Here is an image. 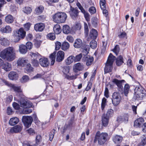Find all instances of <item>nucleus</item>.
<instances>
[{"label":"nucleus","mask_w":146,"mask_h":146,"mask_svg":"<svg viewBox=\"0 0 146 146\" xmlns=\"http://www.w3.org/2000/svg\"><path fill=\"white\" fill-rule=\"evenodd\" d=\"M55 131V130L53 129L52 131L50 132L49 135L50 141H51L53 139Z\"/></svg>","instance_id":"56"},{"label":"nucleus","mask_w":146,"mask_h":146,"mask_svg":"<svg viewBox=\"0 0 146 146\" xmlns=\"http://www.w3.org/2000/svg\"><path fill=\"white\" fill-rule=\"evenodd\" d=\"M67 18L66 14L64 12H59L54 15L52 17L53 21L57 23H64Z\"/></svg>","instance_id":"3"},{"label":"nucleus","mask_w":146,"mask_h":146,"mask_svg":"<svg viewBox=\"0 0 146 146\" xmlns=\"http://www.w3.org/2000/svg\"><path fill=\"white\" fill-rule=\"evenodd\" d=\"M89 50L86 47H85L83 49L82 51V53L84 56H86V55L88 53Z\"/></svg>","instance_id":"63"},{"label":"nucleus","mask_w":146,"mask_h":146,"mask_svg":"<svg viewBox=\"0 0 146 146\" xmlns=\"http://www.w3.org/2000/svg\"><path fill=\"white\" fill-rule=\"evenodd\" d=\"M23 126L21 125H17L11 128L10 131L12 133H17L20 132L22 129Z\"/></svg>","instance_id":"14"},{"label":"nucleus","mask_w":146,"mask_h":146,"mask_svg":"<svg viewBox=\"0 0 146 146\" xmlns=\"http://www.w3.org/2000/svg\"><path fill=\"white\" fill-rule=\"evenodd\" d=\"M82 60L86 62V64L87 66H89L92 64L94 60V58L92 56L89 55L84 56L82 58Z\"/></svg>","instance_id":"12"},{"label":"nucleus","mask_w":146,"mask_h":146,"mask_svg":"<svg viewBox=\"0 0 146 146\" xmlns=\"http://www.w3.org/2000/svg\"><path fill=\"white\" fill-rule=\"evenodd\" d=\"M5 21L7 24H11L14 21L13 17L11 15H8L5 17Z\"/></svg>","instance_id":"27"},{"label":"nucleus","mask_w":146,"mask_h":146,"mask_svg":"<svg viewBox=\"0 0 146 146\" xmlns=\"http://www.w3.org/2000/svg\"><path fill=\"white\" fill-rule=\"evenodd\" d=\"M27 47L25 45L21 44L19 46V51L22 54H25L27 52Z\"/></svg>","instance_id":"34"},{"label":"nucleus","mask_w":146,"mask_h":146,"mask_svg":"<svg viewBox=\"0 0 146 146\" xmlns=\"http://www.w3.org/2000/svg\"><path fill=\"white\" fill-rule=\"evenodd\" d=\"M94 40H92L90 44V47L93 49L96 48L97 45V42Z\"/></svg>","instance_id":"41"},{"label":"nucleus","mask_w":146,"mask_h":146,"mask_svg":"<svg viewBox=\"0 0 146 146\" xmlns=\"http://www.w3.org/2000/svg\"><path fill=\"white\" fill-rule=\"evenodd\" d=\"M69 67L68 66H64L63 68L62 69V72L65 75V76L66 75H67V74L69 73Z\"/></svg>","instance_id":"42"},{"label":"nucleus","mask_w":146,"mask_h":146,"mask_svg":"<svg viewBox=\"0 0 146 146\" xmlns=\"http://www.w3.org/2000/svg\"><path fill=\"white\" fill-rule=\"evenodd\" d=\"M129 115L127 113L124 114L123 116L118 117L117 120L119 122H124L125 123L128 121Z\"/></svg>","instance_id":"18"},{"label":"nucleus","mask_w":146,"mask_h":146,"mask_svg":"<svg viewBox=\"0 0 146 146\" xmlns=\"http://www.w3.org/2000/svg\"><path fill=\"white\" fill-rule=\"evenodd\" d=\"M0 43L4 46H8L9 44V40L6 38H0Z\"/></svg>","instance_id":"32"},{"label":"nucleus","mask_w":146,"mask_h":146,"mask_svg":"<svg viewBox=\"0 0 146 146\" xmlns=\"http://www.w3.org/2000/svg\"><path fill=\"white\" fill-rule=\"evenodd\" d=\"M144 120L142 118H139L136 120L134 122V126L136 127H140L144 122Z\"/></svg>","instance_id":"22"},{"label":"nucleus","mask_w":146,"mask_h":146,"mask_svg":"<svg viewBox=\"0 0 146 146\" xmlns=\"http://www.w3.org/2000/svg\"><path fill=\"white\" fill-rule=\"evenodd\" d=\"M77 78V75H75L72 76H69L68 75H66L65 78H67L68 79L70 80H73L74 79H75Z\"/></svg>","instance_id":"59"},{"label":"nucleus","mask_w":146,"mask_h":146,"mask_svg":"<svg viewBox=\"0 0 146 146\" xmlns=\"http://www.w3.org/2000/svg\"><path fill=\"white\" fill-rule=\"evenodd\" d=\"M48 38L51 40H54L55 38V35L54 33H51L47 35Z\"/></svg>","instance_id":"51"},{"label":"nucleus","mask_w":146,"mask_h":146,"mask_svg":"<svg viewBox=\"0 0 146 146\" xmlns=\"http://www.w3.org/2000/svg\"><path fill=\"white\" fill-rule=\"evenodd\" d=\"M98 35L97 31L95 29H92L90 31V34L87 38V40L90 41L91 39H95L97 37Z\"/></svg>","instance_id":"13"},{"label":"nucleus","mask_w":146,"mask_h":146,"mask_svg":"<svg viewBox=\"0 0 146 146\" xmlns=\"http://www.w3.org/2000/svg\"><path fill=\"white\" fill-rule=\"evenodd\" d=\"M45 27V25L43 23H38L35 25L34 29L37 31H42Z\"/></svg>","instance_id":"20"},{"label":"nucleus","mask_w":146,"mask_h":146,"mask_svg":"<svg viewBox=\"0 0 146 146\" xmlns=\"http://www.w3.org/2000/svg\"><path fill=\"white\" fill-rule=\"evenodd\" d=\"M91 22L92 25L94 27L97 26V19L96 18L93 17L91 19Z\"/></svg>","instance_id":"53"},{"label":"nucleus","mask_w":146,"mask_h":146,"mask_svg":"<svg viewBox=\"0 0 146 146\" xmlns=\"http://www.w3.org/2000/svg\"><path fill=\"white\" fill-rule=\"evenodd\" d=\"M82 57V53H80L74 57V62H77L80 61Z\"/></svg>","instance_id":"47"},{"label":"nucleus","mask_w":146,"mask_h":146,"mask_svg":"<svg viewBox=\"0 0 146 146\" xmlns=\"http://www.w3.org/2000/svg\"><path fill=\"white\" fill-rule=\"evenodd\" d=\"M106 3L105 0H100V5L102 9L106 8L105 5Z\"/></svg>","instance_id":"49"},{"label":"nucleus","mask_w":146,"mask_h":146,"mask_svg":"<svg viewBox=\"0 0 146 146\" xmlns=\"http://www.w3.org/2000/svg\"><path fill=\"white\" fill-rule=\"evenodd\" d=\"M82 40L80 39H77L75 40L74 46L75 48H79L82 46Z\"/></svg>","instance_id":"26"},{"label":"nucleus","mask_w":146,"mask_h":146,"mask_svg":"<svg viewBox=\"0 0 146 146\" xmlns=\"http://www.w3.org/2000/svg\"><path fill=\"white\" fill-rule=\"evenodd\" d=\"M44 9V7L40 5L35 9V13L37 14H40L42 12Z\"/></svg>","instance_id":"36"},{"label":"nucleus","mask_w":146,"mask_h":146,"mask_svg":"<svg viewBox=\"0 0 146 146\" xmlns=\"http://www.w3.org/2000/svg\"><path fill=\"white\" fill-rule=\"evenodd\" d=\"M31 24L29 23H27L24 25V28L26 31L29 30Z\"/></svg>","instance_id":"54"},{"label":"nucleus","mask_w":146,"mask_h":146,"mask_svg":"<svg viewBox=\"0 0 146 146\" xmlns=\"http://www.w3.org/2000/svg\"><path fill=\"white\" fill-rule=\"evenodd\" d=\"M23 95L20 97H19V99L20 102L21 106L25 108H29L31 107L32 106V104L30 102L23 100Z\"/></svg>","instance_id":"8"},{"label":"nucleus","mask_w":146,"mask_h":146,"mask_svg":"<svg viewBox=\"0 0 146 146\" xmlns=\"http://www.w3.org/2000/svg\"><path fill=\"white\" fill-rule=\"evenodd\" d=\"M11 88L15 92L18 93H20V96L23 95L22 93V90L20 86H17L13 84L12 85H11Z\"/></svg>","instance_id":"21"},{"label":"nucleus","mask_w":146,"mask_h":146,"mask_svg":"<svg viewBox=\"0 0 146 146\" xmlns=\"http://www.w3.org/2000/svg\"><path fill=\"white\" fill-rule=\"evenodd\" d=\"M0 57L9 61L13 60L15 58L14 50L12 47H9L4 50L0 54Z\"/></svg>","instance_id":"1"},{"label":"nucleus","mask_w":146,"mask_h":146,"mask_svg":"<svg viewBox=\"0 0 146 146\" xmlns=\"http://www.w3.org/2000/svg\"><path fill=\"white\" fill-rule=\"evenodd\" d=\"M32 64L34 66L37 67L39 66L38 61L36 59H34L32 61Z\"/></svg>","instance_id":"60"},{"label":"nucleus","mask_w":146,"mask_h":146,"mask_svg":"<svg viewBox=\"0 0 146 146\" xmlns=\"http://www.w3.org/2000/svg\"><path fill=\"white\" fill-rule=\"evenodd\" d=\"M23 11L27 14H29L31 13L32 9L31 7H25L23 9Z\"/></svg>","instance_id":"48"},{"label":"nucleus","mask_w":146,"mask_h":146,"mask_svg":"<svg viewBox=\"0 0 146 146\" xmlns=\"http://www.w3.org/2000/svg\"><path fill=\"white\" fill-rule=\"evenodd\" d=\"M62 31L64 33L66 34H68L70 32V29L68 26L66 25L63 26Z\"/></svg>","instance_id":"40"},{"label":"nucleus","mask_w":146,"mask_h":146,"mask_svg":"<svg viewBox=\"0 0 146 146\" xmlns=\"http://www.w3.org/2000/svg\"><path fill=\"white\" fill-rule=\"evenodd\" d=\"M79 11L77 8H74L72 6H70L69 13L71 17L74 20H75L78 17Z\"/></svg>","instance_id":"9"},{"label":"nucleus","mask_w":146,"mask_h":146,"mask_svg":"<svg viewBox=\"0 0 146 146\" xmlns=\"http://www.w3.org/2000/svg\"><path fill=\"white\" fill-rule=\"evenodd\" d=\"M123 137L120 135H116L114 136L112 138V139L114 142L117 144L120 143L122 141Z\"/></svg>","instance_id":"24"},{"label":"nucleus","mask_w":146,"mask_h":146,"mask_svg":"<svg viewBox=\"0 0 146 146\" xmlns=\"http://www.w3.org/2000/svg\"><path fill=\"white\" fill-rule=\"evenodd\" d=\"M40 65L43 67H46L48 66L49 62L48 59L44 58H42L39 60Z\"/></svg>","instance_id":"15"},{"label":"nucleus","mask_w":146,"mask_h":146,"mask_svg":"<svg viewBox=\"0 0 146 146\" xmlns=\"http://www.w3.org/2000/svg\"><path fill=\"white\" fill-rule=\"evenodd\" d=\"M118 36L120 38L126 37L127 36V34L125 32H123L121 33L120 34H119Z\"/></svg>","instance_id":"62"},{"label":"nucleus","mask_w":146,"mask_h":146,"mask_svg":"<svg viewBox=\"0 0 146 146\" xmlns=\"http://www.w3.org/2000/svg\"><path fill=\"white\" fill-rule=\"evenodd\" d=\"M33 120V118L31 117L28 116H24L22 118V121L26 127H29L31 125Z\"/></svg>","instance_id":"7"},{"label":"nucleus","mask_w":146,"mask_h":146,"mask_svg":"<svg viewBox=\"0 0 146 146\" xmlns=\"http://www.w3.org/2000/svg\"><path fill=\"white\" fill-rule=\"evenodd\" d=\"M8 77L11 80H16L18 77V74L15 72H11L9 74Z\"/></svg>","instance_id":"25"},{"label":"nucleus","mask_w":146,"mask_h":146,"mask_svg":"<svg viewBox=\"0 0 146 146\" xmlns=\"http://www.w3.org/2000/svg\"><path fill=\"white\" fill-rule=\"evenodd\" d=\"M74 56H71L68 57L65 60V62L66 65H70L74 61Z\"/></svg>","instance_id":"31"},{"label":"nucleus","mask_w":146,"mask_h":146,"mask_svg":"<svg viewBox=\"0 0 146 146\" xmlns=\"http://www.w3.org/2000/svg\"><path fill=\"white\" fill-rule=\"evenodd\" d=\"M84 30L85 36L86 37L88 36L89 33V29L88 26L86 23H84Z\"/></svg>","instance_id":"44"},{"label":"nucleus","mask_w":146,"mask_h":146,"mask_svg":"<svg viewBox=\"0 0 146 146\" xmlns=\"http://www.w3.org/2000/svg\"><path fill=\"white\" fill-rule=\"evenodd\" d=\"M36 143L33 144L31 142H25L23 144V146H36L39 144L41 141V137L40 135H37L36 138Z\"/></svg>","instance_id":"11"},{"label":"nucleus","mask_w":146,"mask_h":146,"mask_svg":"<svg viewBox=\"0 0 146 146\" xmlns=\"http://www.w3.org/2000/svg\"><path fill=\"white\" fill-rule=\"evenodd\" d=\"M108 137V134L107 133H101L100 131H98L96 134L94 142L96 143L98 141L99 144L103 145L107 141Z\"/></svg>","instance_id":"2"},{"label":"nucleus","mask_w":146,"mask_h":146,"mask_svg":"<svg viewBox=\"0 0 146 146\" xmlns=\"http://www.w3.org/2000/svg\"><path fill=\"white\" fill-rule=\"evenodd\" d=\"M115 57L112 54L110 53L104 68V72L106 73L111 72L113 68V63L115 58Z\"/></svg>","instance_id":"4"},{"label":"nucleus","mask_w":146,"mask_h":146,"mask_svg":"<svg viewBox=\"0 0 146 146\" xmlns=\"http://www.w3.org/2000/svg\"><path fill=\"white\" fill-rule=\"evenodd\" d=\"M64 53L62 51H59L57 53L56 60L58 62L62 61L64 58Z\"/></svg>","instance_id":"16"},{"label":"nucleus","mask_w":146,"mask_h":146,"mask_svg":"<svg viewBox=\"0 0 146 146\" xmlns=\"http://www.w3.org/2000/svg\"><path fill=\"white\" fill-rule=\"evenodd\" d=\"M84 68L83 65L80 63L78 62L74 65L73 70L75 72H77V70L81 71Z\"/></svg>","instance_id":"23"},{"label":"nucleus","mask_w":146,"mask_h":146,"mask_svg":"<svg viewBox=\"0 0 146 146\" xmlns=\"http://www.w3.org/2000/svg\"><path fill=\"white\" fill-rule=\"evenodd\" d=\"M66 39L70 43H72L74 40L73 37L70 35L67 36Z\"/></svg>","instance_id":"57"},{"label":"nucleus","mask_w":146,"mask_h":146,"mask_svg":"<svg viewBox=\"0 0 146 146\" xmlns=\"http://www.w3.org/2000/svg\"><path fill=\"white\" fill-rule=\"evenodd\" d=\"M119 50L120 49L119 46L118 45H117L115 46L114 48L112 50L113 52L115 53L116 55H117L119 52Z\"/></svg>","instance_id":"50"},{"label":"nucleus","mask_w":146,"mask_h":146,"mask_svg":"<svg viewBox=\"0 0 146 146\" xmlns=\"http://www.w3.org/2000/svg\"><path fill=\"white\" fill-rule=\"evenodd\" d=\"M61 44L59 42H56L55 43V49L56 50H58L60 48V47H61Z\"/></svg>","instance_id":"58"},{"label":"nucleus","mask_w":146,"mask_h":146,"mask_svg":"<svg viewBox=\"0 0 146 146\" xmlns=\"http://www.w3.org/2000/svg\"><path fill=\"white\" fill-rule=\"evenodd\" d=\"M134 92L133 98L135 100H142L145 96V91L141 86L136 87L134 89Z\"/></svg>","instance_id":"5"},{"label":"nucleus","mask_w":146,"mask_h":146,"mask_svg":"<svg viewBox=\"0 0 146 146\" xmlns=\"http://www.w3.org/2000/svg\"><path fill=\"white\" fill-rule=\"evenodd\" d=\"M113 82L119 88V91L122 90L123 87L122 86V83L124 82L125 81L124 80H119L116 79H114L113 80Z\"/></svg>","instance_id":"19"},{"label":"nucleus","mask_w":146,"mask_h":146,"mask_svg":"<svg viewBox=\"0 0 146 146\" xmlns=\"http://www.w3.org/2000/svg\"><path fill=\"white\" fill-rule=\"evenodd\" d=\"M123 63V59L122 56L120 55L116 59V63L118 66H120Z\"/></svg>","instance_id":"33"},{"label":"nucleus","mask_w":146,"mask_h":146,"mask_svg":"<svg viewBox=\"0 0 146 146\" xmlns=\"http://www.w3.org/2000/svg\"><path fill=\"white\" fill-rule=\"evenodd\" d=\"M28 133L31 135H33L35 133V131L31 128H30L27 130Z\"/></svg>","instance_id":"64"},{"label":"nucleus","mask_w":146,"mask_h":146,"mask_svg":"<svg viewBox=\"0 0 146 146\" xmlns=\"http://www.w3.org/2000/svg\"><path fill=\"white\" fill-rule=\"evenodd\" d=\"M114 113V111L111 109H108L107 111V113L106 115V116L109 117H111L113 116Z\"/></svg>","instance_id":"45"},{"label":"nucleus","mask_w":146,"mask_h":146,"mask_svg":"<svg viewBox=\"0 0 146 146\" xmlns=\"http://www.w3.org/2000/svg\"><path fill=\"white\" fill-rule=\"evenodd\" d=\"M28 60L24 58H19L17 61V64L18 66H24L27 63Z\"/></svg>","instance_id":"17"},{"label":"nucleus","mask_w":146,"mask_h":146,"mask_svg":"<svg viewBox=\"0 0 146 146\" xmlns=\"http://www.w3.org/2000/svg\"><path fill=\"white\" fill-rule=\"evenodd\" d=\"M25 35L26 32L22 28H20L17 32H16L14 34V35L15 36L18 37L17 41H19L21 38H23L25 36Z\"/></svg>","instance_id":"10"},{"label":"nucleus","mask_w":146,"mask_h":146,"mask_svg":"<svg viewBox=\"0 0 146 146\" xmlns=\"http://www.w3.org/2000/svg\"><path fill=\"white\" fill-rule=\"evenodd\" d=\"M26 68V70L29 72H31L33 71V68L31 66V64L29 63L27 64Z\"/></svg>","instance_id":"46"},{"label":"nucleus","mask_w":146,"mask_h":146,"mask_svg":"<svg viewBox=\"0 0 146 146\" xmlns=\"http://www.w3.org/2000/svg\"><path fill=\"white\" fill-rule=\"evenodd\" d=\"M106 99L105 98H104L102 99L101 104V108L102 110H104L105 107L106 106Z\"/></svg>","instance_id":"52"},{"label":"nucleus","mask_w":146,"mask_h":146,"mask_svg":"<svg viewBox=\"0 0 146 146\" xmlns=\"http://www.w3.org/2000/svg\"><path fill=\"white\" fill-rule=\"evenodd\" d=\"M29 80V77L27 75H25L22 77V78L20 80V81L21 83H23L27 82Z\"/></svg>","instance_id":"43"},{"label":"nucleus","mask_w":146,"mask_h":146,"mask_svg":"<svg viewBox=\"0 0 146 146\" xmlns=\"http://www.w3.org/2000/svg\"><path fill=\"white\" fill-rule=\"evenodd\" d=\"M70 47L69 43L66 42H64L62 44L61 46V48L64 50H66L68 49Z\"/></svg>","instance_id":"37"},{"label":"nucleus","mask_w":146,"mask_h":146,"mask_svg":"<svg viewBox=\"0 0 146 146\" xmlns=\"http://www.w3.org/2000/svg\"><path fill=\"white\" fill-rule=\"evenodd\" d=\"M3 68L6 71H9L11 70V65L8 62H5L3 64Z\"/></svg>","instance_id":"38"},{"label":"nucleus","mask_w":146,"mask_h":146,"mask_svg":"<svg viewBox=\"0 0 146 146\" xmlns=\"http://www.w3.org/2000/svg\"><path fill=\"white\" fill-rule=\"evenodd\" d=\"M89 11L92 14H94L96 13V9L95 7L92 6L89 8Z\"/></svg>","instance_id":"55"},{"label":"nucleus","mask_w":146,"mask_h":146,"mask_svg":"<svg viewBox=\"0 0 146 146\" xmlns=\"http://www.w3.org/2000/svg\"><path fill=\"white\" fill-rule=\"evenodd\" d=\"M56 52H54L51 54L50 56V58L51 60V64L52 65L54 64L56 58Z\"/></svg>","instance_id":"39"},{"label":"nucleus","mask_w":146,"mask_h":146,"mask_svg":"<svg viewBox=\"0 0 146 146\" xmlns=\"http://www.w3.org/2000/svg\"><path fill=\"white\" fill-rule=\"evenodd\" d=\"M26 47H27V48L28 49H31L33 46L32 44L30 42H28L26 44V46H25Z\"/></svg>","instance_id":"61"},{"label":"nucleus","mask_w":146,"mask_h":146,"mask_svg":"<svg viewBox=\"0 0 146 146\" xmlns=\"http://www.w3.org/2000/svg\"><path fill=\"white\" fill-rule=\"evenodd\" d=\"M0 31L2 33H9L11 32V29L9 26H7L5 27L1 28Z\"/></svg>","instance_id":"30"},{"label":"nucleus","mask_w":146,"mask_h":146,"mask_svg":"<svg viewBox=\"0 0 146 146\" xmlns=\"http://www.w3.org/2000/svg\"><path fill=\"white\" fill-rule=\"evenodd\" d=\"M108 118L105 114L103 115L102 118V124L104 126H106L108 123Z\"/></svg>","instance_id":"29"},{"label":"nucleus","mask_w":146,"mask_h":146,"mask_svg":"<svg viewBox=\"0 0 146 146\" xmlns=\"http://www.w3.org/2000/svg\"><path fill=\"white\" fill-rule=\"evenodd\" d=\"M121 99V97L119 93L114 92L112 95V101L113 105L117 106L119 104Z\"/></svg>","instance_id":"6"},{"label":"nucleus","mask_w":146,"mask_h":146,"mask_svg":"<svg viewBox=\"0 0 146 146\" xmlns=\"http://www.w3.org/2000/svg\"><path fill=\"white\" fill-rule=\"evenodd\" d=\"M53 30L54 33L56 34H59L61 31L60 25L58 24H56L54 26Z\"/></svg>","instance_id":"35"},{"label":"nucleus","mask_w":146,"mask_h":146,"mask_svg":"<svg viewBox=\"0 0 146 146\" xmlns=\"http://www.w3.org/2000/svg\"><path fill=\"white\" fill-rule=\"evenodd\" d=\"M19 121L18 118L16 117H13L10 119L9 124L11 125H14L17 124Z\"/></svg>","instance_id":"28"}]
</instances>
